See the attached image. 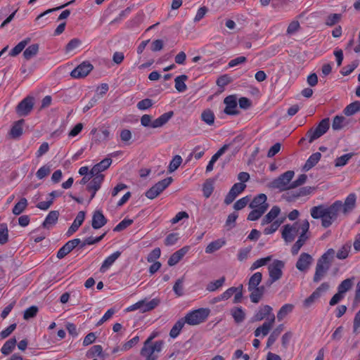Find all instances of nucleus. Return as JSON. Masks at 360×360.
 <instances>
[{"instance_id": "nucleus-56", "label": "nucleus", "mask_w": 360, "mask_h": 360, "mask_svg": "<svg viewBox=\"0 0 360 360\" xmlns=\"http://www.w3.org/2000/svg\"><path fill=\"white\" fill-rule=\"evenodd\" d=\"M173 290L179 297L184 295V278L177 279L173 286Z\"/></svg>"}, {"instance_id": "nucleus-16", "label": "nucleus", "mask_w": 360, "mask_h": 360, "mask_svg": "<svg viewBox=\"0 0 360 360\" xmlns=\"http://www.w3.org/2000/svg\"><path fill=\"white\" fill-rule=\"evenodd\" d=\"M312 262V257L308 253L302 252L300 254L295 266L299 271L305 272L309 269Z\"/></svg>"}, {"instance_id": "nucleus-18", "label": "nucleus", "mask_w": 360, "mask_h": 360, "mask_svg": "<svg viewBox=\"0 0 360 360\" xmlns=\"http://www.w3.org/2000/svg\"><path fill=\"white\" fill-rule=\"evenodd\" d=\"M108 222L107 219L101 210H96L93 213L91 226L94 229H99Z\"/></svg>"}, {"instance_id": "nucleus-8", "label": "nucleus", "mask_w": 360, "mask_h": 360, "mask_svg": "<svg viewBox=\"0 0 360 360\" xmlns=\"http://www.w3.org/2000/svg\"><path fill=\"white\" fill-rule=\"evenodd\" d=\"M301 223L296 221L292 224H285L282 228L281 236L286 243L292 242L300 232Z\"/></svg>"}, {"instance_id": "nucleus-41", "label": "nucleus", "mask_w": 360, "mask_h": 360, "mask_svg": "<svg viewBox=\"0 0 360 360\" xmlns=\"http://www.w3.org/2000/svg\"><path fill=\"white\" fill-rule=\"evenodd\" d=\"M352 245L350 242L344 244L337 252L336 257L339 259H346L351 250Z\"/></svg>"}, {"instance_id": "nucleus-34", "label": "nucleus", "mask_w": 360, "mask_h": 360, "mask_svg": "<svg viewBox=\"0 0 360 360\" xmlns=\"http://www.w3.org/2000/svg\"><path fill=\"white\" fill-rule=\"evenodd\" d=\"M188 78V76L186 75H181L175 78V88L179 92H184L186 90L187 86L185 82Z\"/></svg>"}, {"instance_id": "nucleus-6", "label": "nucleus", "mask_w": 360, "mask_h": 360, "mask_svg": "<svg viewBox=\"0 0 360 360\" xmlns=\"http://www.w3.org/2000/svg\"><path fill=\"white\" fill-rule=\"evenodd\" d=\"M295 172L288 170L281 174L278 177L274 179L270 184L269 187L273 189H278L280 191L290 189V182L294 176Z\"/></svg>"}, {"instance_id": "nucleus-23", "label": "nucleus", "mask_w": 360, "mask_h": 360, "mask_svg": "<svg viewBox=\"0 0 360 360\" xmlns=\"http://www.w3.org/2000/svg\"><path fill=\"white\" fill-rule=\"evenodd\" d=\"M230 314L236 324L243 323L246 317V314L242 307H234L231 308Z\"/></svg>"}, {"instance_id": "nucleus-24", "label": "nucleus", "mask_w": 360, "mask_h": 360, "mask_svg": "<svg viewBox=\"0 0 360 360\" xmlns=\"http://www.w3.org/2000/svg\"><path fill=\"white\" fill-rule=\"evenodd\" d=\"M314 190H315L314 187H311V186L302 187L297 191L292 192L291 193H288V200L293 201L295 199L298 198L299 197L309 195Z\"/></svg>"}, {"instance_id": "nucleus-5", "label": "nucleus", "mask_w": 360, "mask_h": 360, "mask_svg": "<svg viewBox=\"0 0 360 360\" xmlns=\"http://www.w3.org/2000/svg\"><path fill=\"white\" fill-rule=\"evenodd\" d=\"M163 345L162 340L156 341L153 344L144 342L140 354L145 358V360H156L158 357V353L162 351Z\"/></svg>"}, {"instance_id": "nucleus-11", "label": "nucleus", "mask_w": 360, "mask_h": 360, "mask_svg": "<svg viewBox=\"0 0 360 360\" xmlns=\"http://www.w3.org/2000/svg\"><path fill=\"white\" fill-rule=\"evenodd\" d=\"M330 268V262L324 261V257H321L316 263L315 274L314 275L313 281L319 283L326 275Z\"/></svg>"}, {"instance_id": "nucleus-3", "label": "nucleus", "mask_w": 360, "mask_h": 360, "mask_svg": "<svg viewBox=\"0 0 360 360\" xmlns=\"http://www.w3.org/2000/svg\"><path fill=\"white\" fill-rule=\"evenodd\" d=\"M210 313V310L208 308H199L188 312L183 319L185 323L196 326L205 321Z\"/></svg>"}, {"instance_id": "nucleus-4", "label": "nucleus", "mask_w": 360, "mask_h": 360, "mask_svg": "<svg viewBox=\"0 0 360 360\" xmlns=\"http://www.w3.org/2000/svg\"><path fill=\"white\" fill-rule=\"evenodd\" d=\"M174 112L169 111L161 115L155 120H151V116L149 115H143L141 118V124L142 126L152 128H158L165 125L173 117Z\"/></svg>"}, {"instance_id": "nucleus-7", "label": "nucleus", "mask_w": 360, "mask_h": 360, "mask_svg": "<svg viewBox=\"0 0 360 360\" xmlns=\"http://www.w3.org/2000/svg\"><path fill=\"white\" fill-rule=\"evenodd\" d=\"M172 181L173 179L171 176L158 181L146 192L145 195L150 200L155 198L165 190Z\"/></svg>"}, {"instance_id": "nucleus-47", "label": "nucleus", "mask_w": 360, "mask_h": 360, "mask_svg": "<svg viewBox=\"0 0 360 360\" xmlns=\"http://www.w3.org/2000/svg\"><path fill=\"white\" fill-rule=\"evenodd\" d=\"M309 229V223L308 220L305 219L301 222V226H300V233L299 236V239L306 242L307 239L309 238V236L307 235V232Z\"/></svg>"}, {"instance_id": "nucleus-48", "label": "nucleus", "mask_w": 360, "mask_h": 360, "mask_svg": "<svg viewBox=\"0 0 360 360\" xmlns=\"http://www.w3.org/2000/svg\"><path fill=\"white\" fill-rule=\"evenodd\" d=\"M275 321L274 314H271V317L269 321L264 322L260 327V332L262 336H266L269 333Z\"/></svg>"}, {"instance_id": "nucleus-52", "label": "nucleus", "mask_w": 360, "mask_h": 360, "mask_svg": "<svg viewBox=\"0 0 360 360\" xmlns=\"http://www.w3.org/2000/svg\"><path fill=\"white\" fill-rule=\"evenodd\" d=\"M103 347L101 345H96L92 346L89 351L86 352V356L88 358H93L96 356H102Z\"/></svg>"}, {"instance_id": "nucleus-28", "label": "nucleus", "mask_w": 360, "mask_h": 360, "mask_svg": "<svg viewBox=\"0 0 360 360\" xmlns=\"http://www.w3.org/2000/svg\"><path fill=\"white\" fill-rule=\"evenodd\" d=\"M58 217V211H51L45 218L44 222L42 223V226L45 229H49L51 226H53L57 222Z\"/></svg>"}, {"instance_id": "nucleus-53", "label": "nucleus", "mask_w": 360, "mask_h": 360, "mask_svg": "<svg viewBox=\"0 0 360 360\" xmlns=\"http://www.w3.org/2000/svg\"><path fill=\"white\" fill-rule=\"evenodd\" d=\"M182 162V158L180 155H175L173 159L171 160L169 167H168V171L169 172L172 173L176 170L178 167L180 166V165Z\"/></svg>"}, {"instance_id": "nucleus-44", "label": "nucleus", "mask_w": 360, "mask_h": 360, "mask_svg": "<svg viewBox=\"0 0 360 360\" xmlns=\"http://www.w3.org/2000/svg\"><path fill=\"white\" fill-rule=\"evenodd\" d=\"M226 278L222 276L218 280L210 282L206 286V290L209 292H214L220 288L225 283Z\"/></svg>"}, {"instance_id": "nucleus-36", "label": "nucleus", "mask_w": 360, "mask_h": 360, "mask_svg": "<svg viewBox=\"0 0 360 360\" xmlns=\"http://www.w3.org/2000/svg\"><path fill=\"white\" fill-rule=\"evenodd\" d=\"M16 342L15 338H12L7 340L1 349V353L5 356L8 355L14 349Z\"/></svg>"}, {"instance_id": "nucleus-39", "label": "nucleus", "mask_w": 360, "mask_h": 360, "mask_svg": "<svg viewBox=\"0 0 360 360\" xmlns=\"http://www.w3.org/2000/svg\"><path fill=\"white\" fill-rule=\"evenodd\" d=\"M283 330V325L280 324L278 326H277L273 330V332L271 333V335L268 338L267 342H266L267 347L271 346L276 342V340H277V338H278V336L280 335V334L281 333Z\"/></svg>"}, {"instance_id": "nucleus-17", "label": "nucleus", "mask_w": 360, "mask_h": 360, "mask_svg": "<svg viewBox=\"0 0 360 360\" xmlns=\"http://www.w3.org/2000/svg\"><path fill=\"white\" fill-rule=\"evenodd\" d=\"M272 307L269 305H264L259 307V310L254 314L251 318V322L260 321L264 318L269 316V319L271 317Z\"/></svg>"}, {"instance_id": "nucleus-22", "label": "nucleus", "mask_w": 360, "mask_h": 360, "mask_svg": "<svg viewBox=\"0 0 360 360\" xmlns=\"http://www.w3.org/2000/svg\"><path fill=\"white\" fill-rule=\"evenodd\" d=\"M122 252L116 251L111 254L110 256L105 258L103 261L101 266L100 267V272L105 273L113 264L114 262L120 257Z\"/></svg>"}, {"instance_id": "nucleus-20", "label": "nucleus", "mask_w": 360, "mask_h": 360, "mask_svg": "<svg viewBox=\"0 0 360 360\" xmlns=\"http://www.w3.org/2000/svg\"><path fill=\"white\" fill-rule=\"evenodd\" d=\"M85 219V212L84 211H79L75 219H74V221L72 222V225L68 229L66 235L68 236H70L72 235L75 232L77 231L79 227L82 224L84 220Z\"/></svg>"}, {"instance_id": "nucleus-1", "label": "nucleus", "mask_w": 360, "mask_h": 360, "mask_svg": "<svg viewBox=\"0 0 360 360\" xmlns=\"http://www.w3.org/2000/svg\"><path fill=\"white\" fill-rule=\"evenodd\" d=\"M356 195L352 193L349 194L342 202L336 200L330 205L321 204L312 207L310 214L314 219H321V226L323 228L330 227L337 220L338 214L342 212L344 215H347L356 207Z\"/></svg>"}, {"instance_id": "nucleus-37", "label": "nucleus", "mask_w": 360, "mask_h": 360, "mask_svg": "<svg viewBox=\"0 0 360 360\" xmlns=\"http://www.w3.org/2000/svg\"><path fill=\"white\" fill-rule=\"evenodd\" d=\"M225 244V240L218 239L211 242L205 248V252L207 254L213 253L214 252L219 250Z\"/></svg>"}, {"instance_id": "nucleus-62", "label": "nucleus", "mask_w": 360, "mask_h": 360, "mask_svg": "<svg viewBox=\"0 0 360 360\" xmlns=\"http://www.w3.org/2000/svg\"><path fill=\"white\" fill-rule=\"evenodd\" d=\"M133 224V220L130 219H124L122 221H120L114 229L113 231L115 232L121 231L131 224Z\"/></svg>"}, {"instance_id": "nucleus-57", "label": "nucleus", "mask_w": 360, "mask_h": 360, "mask_svg": "<svg viewBox=\"0 0 360 360\" xmlns=\"http://www.w3.org/2000/svg\"><path fill=\"white\" fill-rule=\"evenodd\" d=\"M352 153H347L345 154L339 158H337L335 161V167H342L345 166L348 161L350 160V158L352 157Z\"/></svg>"}, {"instance_id": "nucleus-61", "label": "nucleus", "mask_w": 360, "mask_h": 360, "mask_svg": "<svg viewBox=\"0 0 360 360\" xmlns=\"http://www.w3.org/2000/svg\"><path fill=\"white\" fill-rule=\"evenodd\" d=\"M37 312L38 307L36 306H31L24 311L23 318L25 320H28L31 318L36 316Z\"/></svg>"}, {"instance_id": "nucleus-25", "label": "nucleus", "mask_w": 360, "mask_h": 360, "mask_svg": "<svg viewBox=\"0 0 360 360\" xmlns=\"http://www.w3.org/2000/svg\"><path fill=\"white\" fill-rule=\"evenodd\" d=\"M91 181L87 184L86 190H99L104 180V175L102 174H91Z\"/></svg>"}, {"instance_id": "nucleus-29", "label": "nucleus", "mask_w": 360, "mask_h": 360, "mask_svg": "<svg viewBox=\"0 0 360 360\" xmlns=\"http://www.w3.org/2000/svg\"><path fill=\"white\" fill-rule=\"evenodd\" d=\"M321 158V154L319 152L311 154L306 161L304 165L302 167V169L304 172L309 171L319 162Z\"/></svg>"}, {"instance_id": "nucleus-35", "label": "nucleus", "mask_w": 360, "mask_h": 360, "mask_svg": "<svg viewBox=\"0 0 360 360\" xmlns=\"http://www.w3.org/2000/svg\"><path fill=\"white\" fill-rule=\"evenodd\" d=\"M28 205L27 200L25 198H22L13 207L12 212L15 215H20L24 212Z\"/></svg>"}, {"instance_id": "nucleus-64", "label": "nucleus", "mask_w": 360, "mask_h": 360, "mask_svg": "<svg viewBox=\"0 0 360 360\" xmlns=\"http://www.w3.org/2000/svg\"><path fill=\"white\" fill-rule=\"evenodd\" d=\"M232 82L231 77L229 75H223L217 80V84L221 88H224Z\"/></svg>"}, {"instance_id": "nucleus-14", "label": "nucleus", "mask_w": 360, "mask_h": 360, "mask_svg": "<svg viewBox=\"0 0 360 360\" xmlns=\"http://www.w3.org/2000/svg\"><path fill=\"white\" fill-rule=\"evenodd\" d=\"M93 65L88 61H84L76 67L70 73L73 78H83L93 70Z\"/></svg>"}, {"instance_id": "nucleus-2", "label": "nucleus", "mask_w": 360, "mask_h": 360, "mask_svg": "<svg viewBox=\"0 0 360 360\" xmlns=\"http://www.w3.org/2000/svg\"><path fill=\"white\" fill-rule=\"evenodd\" d=\"M330 127V120L329 118L323 119L319 124L315 128H311L305 134L304 137H302L299 143H302L304 141L308 139L309 143H312L317 139L325 134Z\"/></svg>"}, {"instance_id": "nucleus-12", "label": "nucleus", "mask_w": 360, "mask_h": 360, "mask_svg": "<svg viewBox=\"0 0 360 360\" xmlns=\"http://www.w3.org/2000/svg\"><path fill=\"white\" fill-rule=\"evenodd\" d=\"M329 288V284L324 282L321 284L303 302V307L304 308H309L315 301L321 296V293L326 292Z\"/></svg>"}, {"instance_id": "nucleus-54", "label": "nucleus", "mask_w": 360, "mask_h": 360, "mask_svg": "<svg viewBox=\"0 0 360 360\" xmlns=\"http://www.w3.org/2000/svg\"><path fill=\"white\" fill-rule=\"evenodd\" d=\"M359 65L357 60H354L351 64H349L343 67L340 71V73L343 76H347L350 75Z\"/></svg>"}, {"instance_id": "nucleus-30", "label": "nucleus", "mask_w": 360, "mask_h": 360, "mask_svg": "<svg viewBox=\"0 0 360 360\" xmlns=\"http://www.w3.org/2000/svg\"><path fill=\"white\" fill-rule=\"evenodd\" d=\"M24 123V120H20L14 123L13 127H11L9 135L11 138L13 139H18L22 134V124Z\"/></svg>"}, {"instance_id": "nucleus-46", "label": "nucleus", "mask_w": 360, "mask_h": 360, "mask_svg": "<svg viewBox=\"0 0 360 360\" xmlns=\"http://www.w3.org/2000/svg\"><path fill=\"white\" fill-rule=\"evenodd\" d=\"M266 212V208L264 206L260 207L259 209H252V210L249 213L247 219L248 221H256L259 219Z\"/></svg>"}, {"instance_id": "nucleus-58", "label": "nucleus", "mask_w": 360, "mask_h": 360, "mask_svg": "<svg viewBox=\"0 0 360 360\" xmlns=\"http://www.w3.org/2000/svg\"><path fill=\"white\" fill-rule=\"evenodd\" d=\"M51 170V165H45L38 169L36 176L39 179H42L50 174Z\"/></svg>"}, {"instance_id": "nucleus-45", "label": "nucleus", "mask_w": 360, "mask_h": 360, "mask_svg": "<svg viewBox=\"0 0 360 360\" xmlns=\"http://www.w3.org/2000/svg\"><path fill=\"white\" fill-rule=\"evenodd\" d=\"M294 308L291 304H285L279 309L277 314V319L278 321L283 320L289 313H290Z\"/></svg>"}, {"instance_id": "nucleus-10", "label": "nucleus", "mask_w": 360, "mask_h": 360, "mask_svg": "<svg viewBox=\"0 0 360 360\" xmlns=\"http://www.w3.org/2000/svg\"><path fill=\"white\" fill-rule=\"evenodd\" d=\"M159 304L160 300L158 298H154L150 301H147L146 300H140L128 308V310L139 309L143 313L153 310L158 307Z\"/></svg>"}, {"instance_id": "nucleus-59", "label": "nucleus", "mask_w": 360, "mask_h": 360, "mask_svg": "<svg viewBox=\"0 0 360 360\" xmlns=\"http://www.w3.org/2000/svg\"><path fill=\"white\" fill-rule=\"evenodd\" d=\"M342 15L340 13H333L329 15L326 20V25L328 26H333L341 19Z\"/></svg>"}, {"instance_id": "nucleus-40", "label": "nucleus", "mask_w": 360, "mask_h": 360, "mask_svg": "<svg viewBox=\"0 0 360 360\" xmlns=\"http://www.w3.org/2000/svg\"><path fill=\"white\" fill-rule=\"evenodd\" d=\"M360 111V101H354L349 104L343 110L347 116H351Z\"/></svg>"}, {"instance_id": "nucleus-27", "label": "nucleus", "mask_w": 360, "mask_h": 360, "mask_svg": "<svg viewBox=\"0 0 360 360\" xmlns=\"http://www.w3.org/2000/svg\"><path fill=\"white\" fill-rule=\"evenodd\" d=\"M249 291L251 292V293L250 295V298L251 302L253 303H258L265 292V286L264 285H261V286L258 285L256 288H252V289H251V290H249Z\"/></svg>"}, {"instance_id": "nucleus-13", "label": "nucleus", "mask_w": 360, "mask_h": 360, "mask_svg": "<svg viewBox=\"0 0 360 360\" xmlns=\"http://www.w3.org/2000/svg\"><path fill=\"white\" fill-rule=\"evenodd\" d=\"M284 266L285 263L283 261L275 259L272 264L268 266L269 277H271L273 281L279 280L282 277V269Z\"/></svg>"}, {"instance_id": "nucleus-63", "label": "nucleus", "mask_w": 360, "mask_h": 360, "mask_svg": "<svg viewBox=\"0 0 360 360\" xmlns=\"http://www.w3.org/2000/svg\"><path fill=\"white\" fill-rule=\"evenodd\" d=\"M179 239L178 233H169L165 240V245L166 246H171L174 245Z\"/></svg>"}, {"instance_id": "nucleus-19", "label": "nucleus", "mask_w": 360, "mask_h": 360, "mask_svg": "<svg viewBox=\"0 0 360 360\" xmlns=\"http://www.w3.org/2000/svg\"><path fill=\"white\" fill-rule=\"evenodd\" d=\"M267 197L264 193H260L256 195L249 204V207L251 209H259L263 206L265 207L266 211L269 207V205L266 202Z\"/></svg>"}, {"instance_id": "nucleus-33", "label": "nucleus", "mask_w": 360, "mask_h": 360, "mask_svg": "<svg viewBox=\"0 0 360 360\" xmlns=\"http://www.w3.org/2000/svg\"><path fill=\"white\" fill-rule=\"evenodd\" d=\"M184 325H185V322L184 321V319L181 318L180 319H179L174 323V325L172 326V329L170 330L169 336L172 338H177L179 336V335L180 334V332L182 330V328H184Z\"/></svg>"}, {"instance_id": "nucleus-42", "label": "nucleus", "mask_w": 360, "mask_h": 360, "mask_svg": "<svg viewBox=\"0 0 360 360\" xmlns=\"http://www.w3.org/2000/svg\"><path fill=\"white\" fill-rule=\"evenodd\" d=\"M39 46L38 44H33L29 46L23 52V56L26 60H30L35 56L39 51Z\"/></svg>"}, {"instance_id": "nucleus-26", "label": "nucleus", "mask_w": 360, "mask_h": 360, "mask_svg": "<svg viewBox=\"0 0 360 360\" xmlns=\"http://www.w3.org/2000/svg\"><path fill=\"white\" fill-rule=\"evenodd\" d=\"M112 160L110 158L103 159L91 168L90 174H101L103 171L107 169L110 166Z\"/></svg>"}, {"instance_id": "nucleus-50", "label": "nucleus", "mask_w": 360, "mask_h": 360, "mask_svg": "<svg viewBox=\"0 0 360 360\" xmlns=\"http://www.w3.org/2000/svg\"><path fill=\"white\" fill-rule=\"evenodd\" d=\"M8 241V229L6 223L0 224V244H6Z\"/></svg>"}, {"instance_id": "nucleus-15", "label": "nucleus", "mask_w": 360, "mask_h": 360, "mask_svg": "<svg viewBox=\"0 0 360 360\" xmlns=\"http://www.w3.org/2000/svg\"><path fill=\"white\" fill-rule=\"evenodd\" d=\"M224 103L226 105V108L224 109V112L227 115H235L239 113V111L237 110V98L236 95H230L226 96Z\"/></svg>"}, {"instance_id": "nucleus-49", "label": "nucleus", "mask_w": 360, "mask_h": 360, "mask_svg": "<svg viewBox=\"0 0 360 360\" xmlns=\"http://www.w3.org/2000/svg\"><path fill=\"white\" fill-rule=\"evenodd\" d=\"M91 134H96V137L99 141L106 140L110 136V131L107 128H102L99 131L96 129H93Z\"/></svg>"}, {"instance_id": "nucleus-43", "label": "nucleus", "mask_w": 360, "mask_h": 360, "mask_svg": "<svg viewBox=\"0 0 360 360\" xmlns=\"http://www.w3.org/2000/svg\"><path fill=\"white\" fill-rule=\"evenodd\" d=\"M262 280V274L260 272L255 273L249 279L248 281V290L258 286Z\"/></svg>"}, {"instance_id": "nucleus-38", "label": "nucleus", "mask_w": 360, "mask_h": 360, "mask_svg": "<svg viewBox=\"0 0 360 360\" xmlns=\"http://www.w3.org/2000/svg\"><path fill=\"white\" fill-rule=\"evenodd\" d=\"M30 38L27 37L24 40L20 41L15 47H13L9 52V56H16L25 48L26 45L30 41Z\"/></svg>"}, {"instance_id": "nucleus-60", "label": "nucleus", "mask_w": 360, "mask_h": 360, "mask_svg": "<svg viewBox=\"0 0 360 360\" xmlns=\"http://www.w3.org/2000/svg\"><path fill=\"white\" fill-rule=\"evenodd\" d=\"M250 198L247 195L238 200L233 205V208L236 210H240L244 208L250 202Z\"/></svg>"}, {"instance_id": "nucleus-32", "label": "nucleus", "mask_w": 360, "mask_h": 360, "mask_svg": "<svg viewBox=\"0 0 360 360\" xmlns=\"http://www.w3.org/2000/svg\"><path fill=\"white\" fill-rule=\"evenodd\" d=\"M354 281V277L345 279L338 286V291L345 295V294L352 288Z\"/></svg>"}, {"instance_id": "nucleus-9", "label": "nucleus", "mask_w": 360, "mask_h": 360, "mask_svg": "<svg viewBox=\"0 0 360 360\" xmlns=\"http://www.w3.org/2000/svg\"><path fill=\"white\" fill-rule=\"evenodd\" d=\"M34 98L27 96L22 99L16 106V113L20 117L28 115L34 108Z\"/></svg>"}, {"instance_id": "nucleus-21", "label": "nucleus", "mask_w": 360, "mask_h": 360, "mask_svg": "<svg viewBox=\"0 0 360 360\" xmlns=\"http://www.w3.org/2000/svg\"><path fill=\"white\" fill-rule=\"evenodd\" d=\"M189 250L188 246H184L179 250L174 252L167 261V264L170 266L176 265L184 257Z\"/></svg>"}, {"instance_id": "nucleus-31", "label": "nucleus", "mask_w": 360, "mask_h": 360, "mask_svg": "<svg viewBox=\"0 0 360 360\" xmlns=\"http://www.w3.org/2000/svg\"><path fill=\"white\" fill-rule=\"evenodd\" d=\"M280 212V207L276 205L274 206L262 219V225H265L273 221V220L275 219L278 216Z\"/></svg>"}, {"instance_id": "nucleus-55", "label": "nucleus", "mask_w": 360, "mask_h": 360, "mask_svg": "<svg viewBox=\"0 0 360 360\" xmlns=\"http://www.w3.org/2000/svg\"><path fill=\"white\" fill-rule=\"evenodd\" d=\"M271 259V256H268L266 257L260 258L256 260L250 266V270L254 271L262 266L266 265L269 261Z\"/></svg>"}, {"instance_id": "nucleus-51", "label": "nucleus", "mask_w": 360, "mask_h": 360, "mask_svg": "<svg viewBox=\"0 0 360 360\" xmlns=\"http://www.w3.org/2000/svg\"><path fill=\"white\" fill-rule=\"evenodd\" d=\"M201 119L208 125H212L214 122V115L210 110H205L201 114Z\"/></svg>"}]
</instances>
